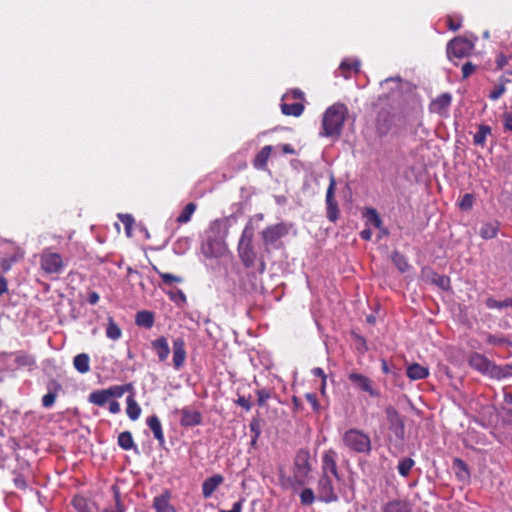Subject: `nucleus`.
I'll return each instance as SVG.
<instances>
[{"label": "nucleus", "instance_id": "f257e3e1", "mask_svg": "<svg viewBox=\"0 0 512 512\" xmlns=\"http://www.w3.org/2000/svg\"><path fill=\"white\" fill-rule=\"evenodd\" d=\"M310 459V452L307 449H299L294 457L293 476L283 478L282 486L293 490H297L299 487L304 486L312 471Z\"/></svg>", "mask_w": 512, "mask_h": 512}, {"label": "nucleus", "instance_id": "f704fd0d", "mask_svg": "<svg viewBox=\"0 0 512 512\" xmlns=\"http://www.w3.org/2000/svg\"><path fill=\"white\" fill-rule=\"evenodd\" d=\"M197 209V205L193 202H190L185 205V207L182 209L179 216L176 218V222L179 224H185L188 223L191 220L192 215Z\"/></svg>", "mask_w": 512, "mask_h": 512}, {"label": "nucleus", "instance_id": "13d9d810", "mask_svg": "<svg viewBox=\"0 0 512 512\" xmlns=\"http://www.w3.org/2000/svg\"><path fill=\"white\" fill-rule=\"evenodd\" d=\"M475 70L476 65H474L472 62L468 61L464 63L462 66V78L467 79L474 73Z\"/></svg>", "mask_w": 512, "mask_h": 512}, {"label": "nucleus", "instance_id": "0eeeda50", "mask_svg": "<svg viewBox=\"0 0 512 512\" xmlns=\"http://www.w3.org/2000/svg\"><path fill=\"white\" fill-rule=\"evenodd\" d=\"M40 267L46 274H60L62 273L65 264L59 253L46 249L41 254Z\"/></svg>", "mask_w": 512, "mask_h": 512}, {"label": "nucleus", "instance_id": "b1692460", "mask_svg": "<svg viewBox=\"0 0 512 512\" xmlns=\"http://www.w3.org/2000/svg\"><path fill=\"white\" fill-rule=\"evenodd\" d=\"M382 512H411L409 503L405 500L394 499L382 506Z\"/></svg>", "mask_w": 512, "mask_h": 512}, {"label": "nucleus", "instance_id": "774afa93", "mask_svg": "<svg viewBox=\"0 0 512 512\" xmlns=\"http://www.w3.org/2000/svg\"><path fill=\"white\" fill-rule=\"evenodd\" d=\"M504 129L508 131H512V113L504 114Z\"/></svg>", "mask_w": 512, "mask_h": 512}, {"label": "nucleus", "instance_id": "9d476101", "mask_svg": "<svg viewBox=\"0 0 512 512\" xmlns=\"http://www.w3.org/2000/svg\"><path fill=\"white\" fill-rule=\"evenodd\" d=\"M338 454L334 449H328L323 452L321 458V475L331 476L340 481L341 476L337 466Z\"/></svg>", "mask_w": 512, "mask_h": 512}, {"label": "nucleus", "instance_id": "423d86ee", "mask_svg": "<svg viewBox=\"0 0 512 512\" xmlns=\"http://www.w3.org/2000/svg\"><path fill=\"white\" fill-rule=\"evenodd\" d=\"M469 365L482 374L495 379H502L500 366L491 362L486 356L480 353H473L469 358Z\"/></svg>", "mask_w": 512, "mask_h": 512}, {"label": "nucleus", "instance_id": "e433bc0d", "mask_svg": "<svg viewBox=\"0 0 512 512\" xmlns=\"http://www.w3.org/2000/svg\"><path fill=\"white\" fill-rule=\"evenodd\" d=\"M106 336L111 340H118L122 336V330L118 326V324L113 320L112 317H109L108 324L106 327Z\"/></svg>", "mask_w": 512, "mask_h": 512}, {"label": "nucleus", "instance_id": "338daca9", "mask_svg": "<svg viewBox=\"0 0 512 512\" xmlns=\"http://www.w3.org/2000/svg\"><path fill=\"white\" fill-rule=\"evenodd\" d=\"M244 502H245V499L241 498L233 504L231 510H220L219 512H241L243 509Z\"/></svg>", "mask_w": 512, "mask_h": 512}, {"label": "nucleus", "instance_id": "603ef678", "mask_svg": "<svg viewBox=\"0 0 512 512\" xmlns=\"http://www.w3.org/2000/svg\"><path fill=\"white\" fill-rule=\"evenodd\" d=\"M474 196L470 193H466L463 195L459 202V207L461 210L467 211L473 207Z\"/></svg>", "mask_w": 512, "mask_h": 512}, {"label": "nucleus", "instance_id": "e2e57ef3", "mask_svg": "<svg viewBox=\"0 0 512 512\" xmlns=\"http://www.w3.org/2000/svg\"><path fill=\"white\" fill-rule=\"evenodd\" d=\"M312 374L316 377H320L322 379V392L325 390V384H326V374L324 370L320 367H316L312 369Z\"/></svg>", "mask_w": 512, "mask_h": 512}, {"label": "nucleus", "instance_id": "7ed1b4c3", "mask_svg": "<svg viewBox=\"0 0 512 512\" xmlns=\"http://www.w3.org/2000/svg\"><path fill=\"white\" fill-rule=\"evenodd\" d=\"M347 115L348 108L343 103H334L328 107L323 115L321 135L339 137Z\"/></svg>", "mask_w": 512, "mask_h": 512}, {"label": "nucleus", "instance_id": "09e8293b", "mask_svg": "<svg viewBox=\"0 0 512 512\" xmlns=\"http://www.w3.org/2000/svg\"><path fill=\"white\" fill-rule=\"evenodd\" d=\"M272 394H273L272 389H267V388L258 389L256 391L258 406L265 407L267 400H269L272 397Z\"/></svg>", "mask_w": 512, "mask_h": 512}, {"label": "nucleus", "instance_id": "39448f33", "mask_svg": "<svg viewBox=\"0 0 512 512\" xmlns=\"http://www.w3.org/2000/svg\"><path fill=\"white\" fill-rule=\"evenodd\" d=\"M238 254L246 268L254 267L257 254L253 246V233L247 228L243 230L239 240Z\"/></svg>", "mask_w": 512, "mask_h": 512}, {"label": "nucleus", "instance_id": "37998d69", "mask_svg": "<svg viewBox=\"0 0 512 512\" xmlns=\"http://www.w3.org/2000/svg\"><path fill=\"white\" fill-rule=\"evenodd\" d=\"M72 505L77 512H92L88 499L83 496H75Z\"/></svg>", "mask_w": 512, "mask_h": 512}, {"label": "nucleus", "instance_id": "4468645a", "mask_svg": "<svg viewBox=\"0 0 512 512\" xmlns=\"http://www.w3.org/2000/svg\"><path fill=\"white\" fill-rule=\"evenodd\" d=\"M288 233V230L286 226L283 223H278L275 225H271L266 227L261 235L263 242L266 246L273 245L276 243L279 239H281L283 236H285Z\"/></svg>", "mask_w": 512, "mask_h": 512}, {"label": "nucleus", "instance_id": "a19ab883", "mask_svg": "<svg viewBox=\"0 0 512 512\" xmlns=\"http://www.w3.org/2000/svg\"><path fill=\"white\" fill-rule=\"evenodd\" d=\"M414 465H415V461L412 458H410V457L402 458L398 462V466H397L398 473L402 477H407L410 474V471Z\"/></svg>", "mask_w": 512, "mask_h": 512}, {"label": "nucleus", "instance_id": "4c0bfd02", "mask_svg": "<svg viewBox=\"0 0 512 512\" xmlns=\"http://www.w3.org/2000/svg\"><path fill=\"white\" fill-rule=\"evenodd\" d=\"M363 217L366 219L368 224H371L376 228H381L382 220L376 209L366 208L363 212Z\"/></svg>", "mask_w": 512, "mask_h": 512}, {"label": "nucleus", "instance_id": "79ce46f5", "mask_svg": "<svg viewBox=\"0 0 512 512\" xmlns=\"http://www.w3.org/2000/svg\"><path fill=\"white\" fill-rule=\"evenodd\" d=\"M133 389L132 384H124V385H113L107 388L108 395L110 398H120L122 397L127 391H131Z\"/></svg>", "mask_w": 512, "mask_h": 512}, {"label": "nucleus", "instance_id": "de8ad7c7", "mask_svg": "<svg viewBox=\"0 0 512 512\" xmlns=\"http://www.w3.org/2000/svg\"><path fill=\"white\" fill-rule=\"evenodd\" d=\"M485 336H486L487 343H489L490 345H493V346H503V345L512 346V342H510L507 338H505L502 335H493V334H490V333H486Z\"/></svg>", "mask_w": 512, "mask_h": 512}, {"label": "nucleus", "instance_id": "393cba45", "mask_svg": "<svg viewBox=\"0 0 512 512\" xmlns=\"http://www.w3.org/2000/svg\"><path fill=\"white\" fill-rule=\"evenodd\" d=\"M272 152V146H264L255 156L253 160L254 168L258 170H264L267 167V162Z\"/></svg>", "mask_w": 512, "mask_h": 512}, {"label": "nucleus", "instance_id": "c85d7f7f", "mask_svg": "<svg viewBox=\"0 0 512 512\" xmlns=\"http://www.w3.org/2000/svg\"><path fill=\"white\" fill-rule=\"evenodd\" d=\"M154 314L151 311L143 310L136 313L135 323L139 327L150 329L154 325Z\"/></svg>", "mask_w": 512, "mask_h": 512}, {"label": "nucleus", "instance_id": "dca6fc26", "mask_svg": "<svg viewBox=\"0 0 512 512\" xmlns=\"http://www.w3.org/2000/svg\"><path fill=\"white\" fill-rule=\"evenodd\" d=\"M393 117L388 110L382 109L378 112L375 120V130L379 137L386 136L391 130Z\"/></svg>", "mask_w": 512, "mask_h": 512}, {"label": "nucleus", "instance_id": "2eb2a0df", "mask_svg": "<svg viewBox=\"0 0 512 512\" xmlns=\"http://www.w3.org/2000/svg\"><path fill=\"white\" fill-rule=\"evenodd\" d=\"M451 103L452 95L449 92H444L430 102L429 111L439 116H447Z\"/></svg>", "mask_w": 512, "mask_h": 512}, {"label": "nucleus", "instance_id": "aec40b11", "mask_svg": "<svg viewBox=\"0 0 512 512\" xmlns=\"http://www.w3.org/2000/svg\"><path fill=\"white\" fill-rule=\"evenodd\" d=\"M152 349L156 352L160 362H165L170 354V348L166 337L160 336L151 342Z\"/></svg>", "mask_w": 512, "mask_h": 512}, {"label": "nucleus", "instance_id": "ddd939ff", "mask_svg": "<svg viewBox=\"0 0 512 512\" xmlns=\"http://www.w3.org/2000/svg\"><path fill=\"white\" fill-rule=\"evenodd\" d=\"M336 181L334 176L330 177L329 186L326 191L327 217L330 221L335 222L338 218L339 208L335 199Z\"/></svg>", "mask_w": 512, "mask_h": 512}, {"label": "nucleus", "instance_id": "5701e85b", "mask_svg": "<svg viewBox=\"0 0 512 512\" xmlns=\"http://www.w3.org/2000/svg\"><path fill=\"white\" fill-rule=\"evenodd\" d=\"M361 63L357 59H345L341 62L339 69L344 78L351 77V73L358 74L360 72Z\"/></svg>", "mask_w": 512, "mask_h": 512}, {"label": "nucleus", "instance_id": "c756f323", "mask_svg": "<svg viewBox=\"0 0 512 512\" xmlns=\"http://www.w3.org/2000/svg\"><path fill=\"white\" fill-rule=\"evenodd\" d=\"M126 413L130 420L136 421L141 414V407L137 403L134 395L131 394L126 398Z\"/></svg>", "mask_w": 512, "mask_h": 512}, {"label": "nucleus", "instance_id": "4d7b16f0", "mask_svg": "<svg viewBox=\"0 0 512 512\" xmlns=\"http://www.w3.org/2000/svg\"><path fill=\"white\" fill-rule=\"evenodd\" d=\"M56 397H57V394L56 392H48L47 394H45L43 397H42V405L45 407V408H50L53 406V404L55 403V400H56Z\"/></svg>", "mask_w": 512, "mask_h": 512}, {"label": "nucleus", "instance_id": "6e6552de", "mask_svg": "<svg viewBox=\"0 0 512 512\" xmlns=\"http://www.w3.org/2000/svg\"><path fill=\"white\" fill-rule=\"evenodd\" d=\"M474 49V43L469 39L457 36L450 40L447 44V56L449 59L452 57L455 58H464L471 54Z\"/></svg>", "mask_w": 512, "mask_h": 512}, {"label": "nucleus", "instance_id": "a878e982", "mask_svg": "<svg viewBox=\"0 0 512 512\" xmlns=\"http://www.w3.org/2000/svg\"><path fill=\"white\" fill-rule=\"evenodd\" d=\"M406 374L411 380H422L429 376V370L418 363H413L407 367Z\"/></svg>", "mask_w": 512, "mask_h": 512}, {"label": "nucleus", "instance_id": "9b49d317", "mask_svg": "<svg viewBox=\"0 0 512 512\" xmlns=\"http://www.w3.org/2000/svg\"><path fill=\"white\" fill-rule=\"evenodd\" d=\"M318 499L324 503L337 502L339 497L335 492L331 476L321 475L317 483Z\"/></svg>", "mask_w": 512, "mask_h": 512}, {"label": "nucleus", "instance_id": "20e7f679", "mask_svg": "<svg viewBox=\"0 0 512 512\" xmlns=\"http://www.w3.org/2000/svg\"><path fill=\"white\" fill-rule=\"evenodd\" d=\"M342 440L345 447L353 452L369 454L372 450L370 436L360 429L351 428L347 430L343 434Z\"/></svg>", "mask_w": 512, "mask_h": 512}, {"label": "nucleus", "instance_id": "8fccbe9b", "mask_svg": "<svg viewBox=\"0 0 512 512\" xmlns=\"http://www.w3.org/2000/svg\"><path fill=\"white\" fill-rule=\"evenodd\" d=\"M300 501L302 505H311L315 501V494L311 488H305L300 493Z\"/></svg>", "mask_w": 512, "mask_h": 512}, {"label": "nucleus", "instance_id": "1a4fd4ad", "mask_svg": "<svg viewBox=\"0 0 512 512\" xmlns=\"http://www.w3.org/2000/svg\"><path fill=\"white\" fill-rule=\"evenodd\" d=\"M349 382L358 390L367 393L371 398H379L381 393L374 387L373 380L366 375L352 371L347 375Z\"/></svg>", "mask_w": 512, "mask_h": 512}, {"label": "nucleus", "instance_id": "052dcab7", "mask_svg": "<svg viewBox=\"0 0 512 512\" xmlns=\"http://www.w3.org/2000/svg\"><path fill=\"white\" fill-rule=\"evenodd\" d=\"M236 404L244 408L247 412L252 408L250 398H246L245 396H239L236 400Z\"/></svg>", "mask_w": 512, "mask_h": 512}, {"label": "nucleus", "instance_id": "0e129e2a", "mask_svg": "<svg viewBox=\"0 0 512 512\" xmlns=\"http://www.w3.org/2000/svg\"><path fill=\"white\" fill-rule=\"evenodd\" d=\"M249 427L250 431L255 435V438H259L261 434L259 421L257 419H253L250 422Z\"/></svg>", "mask_w": 512, "mask_h": 512}, {"label": "nucleus", "instance_id": "864d4df0", "mask_svg": "<svg viewBox=\"0 0 512 512\" xmlns=\"http://www.w3.org/2000/svg\"><path fill=\"white\" fill-rule=\"evenodd\" d=\"M118 217H119L120 221L123 223V225L125 226L127 235H130L132 226L134 224L133 216L131 214H119Z\"/></svg>", "mask_w": 512, "mask_h": 512}, {"label": "nucleus", "instance_id": "69168bd1", "mask_svg": "<svg viewBox=\"0 0 512 512\" xmlns=\"http://www.w3.org/2000/svg\"><path fill=\"white\" fill-rule=\"evenodd\" d=\"M291 97L294 100H303L304 93L299 89H294L290 93L284 95L283 99Z\"/></svg>", "mask_w": 512, "mask_h": 512}, {"label": "nucleus", "instance_id": "7c9ffc66", "mask_svg": "<svg viewBox=\"0 0 512 512\" xmlns=\"http://www.w3.org/2000/svg\"><path fill=\"white\" fill-rule=\"evenodd\" d=\"M110 400L107 389H100L91 392L88 396V401L96 406H104Z\"/></svg>", "mask_w": 512, "mask_h": 512}, {"label": "nucleus", "instance_id": "473e14b6", "mask_svg": "<svg viewBox=\"0 0 512 512\" xmlns=\"http://www.w3.org/2000/svg\"><path fill=\"white\" fill-rule=\"evenodd\" d=\"M304 111V105L299 101L292 104L282 103L281 112L286 116L299 117Z\"/></svg>", "mask_w": 512, "mask_h": 512}, {"label": "nucleus", "instance_id": "a18cd8bd", "mask_svg": "<svg viewBox=\"0 0 512 512\" xmlns=\"http://www.w3.org/2000/svg\"><path fill=\"white\" fill-rule=\"evenodd\" d=\"M392 261L395 264V266L398 268V270L402 273L406 272L410 265L406 259V257L401 254L400 252H393L392 254Z\"/></svg>", "mask_w": 512, "mask_h": 512}, {"label": "nucleus", "instance_id": "f3484780", "mask_svg": "<svg viewBox=\"0 0 512 512\" xmlns=\"http://www.w3.org/2000/svg\"><path fill=\"white\" fill-rule=\"evenodd\" d=\"M172 493L169 489H165L160 495L153 499L152 507L156 512H177L171 504Z\"/></svg>", "mask_w": 512, "mask_h": 512}, {"label": "nucleus", "instance_id": "c9c22d12", "mask_svg": "<svg viewBox=\"0 0 512 512\" xmlns=\"http://www.w3.org/2000/svg\"><path fill=\"white\" fill-rule=\"evenodd\" d=\"M491 134V127L485 124H481L478 127V131L473 137L474 144L484 146L486 143L487 136Z\"/></svg>", "mask_w": 512, "mask_h": 512}, {"label": "nucleus", "instance_id": "bf43d9fd", "mask_svg": "<svg viewBox=\"0 0 512 512\" xmlns=\"http://www.w3.org/2000/svg\"><path fill=\"white\" fill-rule=\"evenodd\" d=\"M16 364L19 366H31L34 364V359L29 355H18L15 358Z\"/></svg>", "mask_w": 512, "mask_h": 512}, {"label": "nucleus", "instance_id": "cd10ccee", "mask_svg": "<svg viewBox=\"0 0 512 512\" xmlns=\"http://www.w3.org/2000/svg\"><path fill=\"white\" fill-rule=\"evenodd\" d=\"M2 252L4 256L0 257V269L3 273H7L11 270L12 266L20 260L21 255L18 253L7 254L5 248H2Z\"/></svg>", "mask_w": 512, "mask_h": 512}, {"label": "nucleus", "instance_id": "412c9836", "mask_svg": "<svg viewBox=\"0 0 512 512\" xmlns=\"http://www.w3.org/2000/svg\"><path fill=\"white\" fill-rule=\"evenodd\" d=\"M202 415L198 411H192L187 408L181 410L180 424L183 427H193L201 424Z\"/></svg>", "mask_w": 512, "mask_h": 512}, {"label": "nucleus", "instance_id": "6e6d98bb", "mask_svg": "<svg viewBox=\"0 0 512 512\" xmlns=\"http://www.w3.org/2000/svg\"><path fill=\"white\" fill-rule=\"evenodd\" d=\"M506 91L504 84L497 85L493 88V90L489 93V98L491 100H498Z\"/></svg>", "mask_w": 512, "mask_h": 512}, {"label": "nucleus", "instance_id": "a211bd4d", "mask_svg": "<svg viewBox=\"0 0 512 512\" xmlns=\"http://www.w3.org/2000/svg\"><path fill=\"white\" fill-rule=\"evenodd\" d=\"M187 357V352L185 348V341L183 338H176L173 340V367L175 370H180L184 364Z\"/></svg>", "mask_w": 512, "mask_h": 512}, {"label": "nucleus", "instance_id": "ea45409f", "mask_svg": "<svg viewBox=\"0 0 512 512\" xmlns=\"http://www.w3.org/2000/svg\"><path fill=\"white\" fill-rule=\"evenodd\" d=\"M114 500H115V503L113 506L106 507L101 512H126V508L121 499L120 492L115 487H114Z\"/></svg>", "mask_w": 512, "mask_h": 512}, {"label": "nucleus", "instance_id": "2f4dec72", "mask_svg": "<svg viewBox=\"0 0 512 512\" xmlns=\"http://www.w3.org/2000/svg\"><path fill=\"white\" fill-rule=\"evenodd\" d=\"M499 223L497 221L484 223L479 231L480 236L485 239H492L497 236Z\"/></svg>", "mask_w": 512, "mask_h": 512}, {"label": "nucleus", "instance_id": "49530a36", "mask_svg": "<svg viewBox=\"0 0 512 512\" xmlns=\"http://www.w3.org/2000/svg\"><path fill=\"white\" fill-rule=\"evenodd\" d=\"M453 466L457 469L456 475L459 479H464L469 477V471L467 464L460 458H455L453 460Z\"/></svg>", "mask_w": 512, "mask_h": 512}, {"label": "nucleus", "instance_id": "680f3d73", "mask_svg": "<svg viewBox=\"0 0 512 512\" xmlns=\"http://www.w3.org/2000/svg\"><path fill=\"white\" fill-rule=\"evenodd\" d=\"M14 485L16 488L25 490L27 488V483L23 475L17 474L13 479Z\"/></svg>", "mask_w": 512, "mask_h": 512}, {"label": "nucleus", "instance_id": "f8f14e48", "mask_svg": "<svg viewBox=\"0 0 512 512\" xmlns=\"http://www.w3.org/2000/svg\"><path fill=\"white\" fill-rule=\"evenodd\" d=\"M385 414L389 423V429L395 434L397 438L403 439L405 434V425L402 416L392 405H389L385 408Z\"/></svg>", "mask_w": 512, "mask_h": 512}, {"label": "nucleus", "instance_id": "f03ea898", "mask_svg": "<svg viewBox=\"0 0 512 512\" xmlns=\"http://www.w3.org/2000/svg\"><path fill=\"white\" fill-rule=\"evenodd\" d=\"M228 233L227 225L223 220H215L208 230V238L202 244V253L207 258L220 256L225 250V237Z\"/></svg>", "mask_w": 512, "mask_h": 512}, {"label": "nucleus", "instance_id": "3c124183", "mask_svg": "<svg viewBox=\"0 0 512 512\" xmlns=\"http://www.w3.org/2000/svg\"><path fill=\"white\" fill-rule=\"evenodd\" d=\"M447 27L451 31H458L462 27V17L461 16H448L447 17Z\"/></svg>", "mask_w": 512, "mask_h": 512}, {"label": "nucleus", "instance_id": "bb28decb", "mask_svg": "<svg viewBox=\"0 0 512 512\" xmlns=\"http://www.w3.org/2000/svg\"><path fill=\"white\" fill-rule=\"evenodd\" d=\"M73 366L80 374L90 371V356L87 353H79L73 358Z\"/></svg>", "mask_w": 512, "mask_h": 512}, {"label": "nucleus", "instance_id": "4be33fe9", "mask_svg": "<svg viewBox=\"0 0 512 512\" xmlns=\"http://www.w3.org/2000/svg\"><path fill=\"white\" fill-rule=\"evenodd\" d=\"M147 426L151 429L154 438L158 441L160 446H163L165 443V437L162 429V424L160 419L156 415L149 416L146 419Z\"/></svg>", "mask_w": 512, "mask_h": 512}, {"label": "nucleus", "instance_id": "72a5a7b5", "mask_svg": "<svg viewBox=\"0 0 512 512\" xmlns=\"http://www.w3.org/2000/svg\"><path fill=\"white\" fill-rule=\"evenodd\" d=\"M118 445L125 451L131 449L137 450V446L134 443L133 436L130 431H124L119 434Z\"/></svg>", "mask_w": 512, "mask_h": 512}, {"label": "nucleus", "instance_id": "6ab92c4d", "mask_svg": "<svg viewBox=\"0 0 512 512\" xmlns=\"http://www.w3.org/2000/svg\"><path fill=\"white\" fill-rule=\"evenodd\" d=\"M224 477L221 474H214L206 478L202 483V495L205 499L210 498L213 493L222 485Z\"/></svg>", "mask_w": 512, "mask_h": 512}, {"label": "nucleus", "instance_id": "58836bf2", "mask_svg": "<svg viewBox=\"0 0 512 512\" xmlns=\"http://www.w3.org/2000/svg\"><path fill=\"white\" fill-rule=\"evenodd\" d=\"M486 307L489 309H504L511 307L512 308V298H506L504 300H496L492 297H489L485 301Z\"/></svg>", "mask_w": 512, "mask_h": 512}, {"label": "nucleus", "instance_id": "5fc2aeb1", "mask_svg": "<svg viewBox=\"0 0 512 512\" xmlns=\"http://www.w3.org/2000/svg\"><path fill=\"white\" fill-rule=\"evenodd\" d=\"M305 398L312 406L313 411L318 413L320 411V403L318 401L317 395L315 393H306Z\"/></svg>", "mask_w": 512, "mask_h": 512}, {"label": "nucleus", "instance_id": "c03bdc74", "mask_svg": "<svg viewBox=\"0 0 512 512\" xmlns=\"http://www.w3.org/2000/svg\"><path fill=\"white\" fill-rule=\"evenodd\" d=\"M153 269L161 277V279L165 285L171 286L173 284H178L183 281L182 277H180V276H176V275L168 273V272H162L155 266L153 267Z\"/></svg>", "mask_w": 512, "mask_h": 512}]
</instances>
